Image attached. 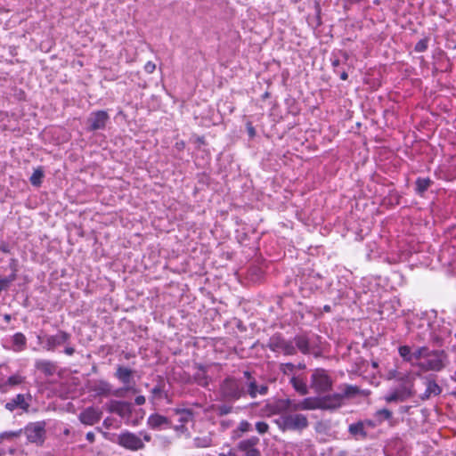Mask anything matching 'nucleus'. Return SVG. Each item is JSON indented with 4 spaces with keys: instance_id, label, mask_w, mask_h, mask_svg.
Listing matches in <instances>:
<instances>
[{
    "instance_id": "f257e3e1",
    "label": "nucleus",
    "mask_w": 456,
    "mask_h": 456,
    "mask_svg": "<svg viewBox=\"0 0 456 456\" xmlns=\"http://www.w3.org/2000/svg\"><path fill=\"white\" fill-rule=\"evenodd\" d=\"M151 441V436L145 431H141L138 435L130 431H123L118 436L116 443L126 450L135 452L144 449V442Z\"/></svg>"
},
{
    "instance_id": "f03ea898",
    "label": "nucleus",
    "mask_w": 456,
    "mask_h": 456,
    "mask_svg": "<svg viewBox=\"0 0 456 456\" xmlns=\"http://www.w3.org/2000/svg\"><path fill=\"white\" fill-rule=\"evenodd\" d=\"M333 379L329 371L317 368L312 371L310 377V388L317 394H324L331 390Z\"/></svg>"
},
{
    "instance_id": "7ed1b4c3",
    "label": "nucleus",
    "mask_w": 456,
    "mask_h": 456,
    "mask_svg": "<svg viewBox=\"0 0 456 456\" xmlns=\"http://www.w3.org/2000/svg\"><path fill=\"white\" fill-rule=\"evenodd\" d=\"M275 423L282 431H301L306 428L309 424L306 416L301 413L282 414L279 419L275 420Z\"/></svg>"
},
{
    "instance_id": "20e7f679",
    "label": "nucleus",
    "mask_w": 456,
    "mask_h": 456,
    "mask_svg": "<svg viewBox=\"0 0 456 456\" xmlns=\"http://www.w3.org/2000/svg\"><path fill=\"white\" fill-rule=\"evenodd\" d=\"M446 354L442 350H429L425 361H421L417 365L425 371H439L444 367Z\"/></svg>"
},
{
    "instance_id": "39448f33",
    "label": "nucleus",
    "mask_w": 456,
    "mask_h": 456,
    "mask_svg": "<svg viewBox=\"0 0 456 456\" xmlns=\"http://www.w3.org/2000/svg\"><path fill=\"white\" fill-rule=\"evenodd\" d=\"M221 393L228 400H238L245 395L242 383L233 378H228L223 382Z\"/></svg>"
},
{
    "instance_id": "423d86ee",
    "label": "nucleus",
    "mask_w": 456,
    "mask_h": 456,
    "mask_svg": "<svg viewBox=\"0 0 456 456\" xmlns=\"http://www.w3.org/2000/svg\"><path fill=\"white\" fill-rule=\"evenodd\" d=\"M412 395V383L411 381H406L403 384L400 385L398 387L390 390L385 395L384 399L387 403H397L404 402Z\"/></svg>"
},
{
    "instance_id": "0eeeda50",
    "label": "nucleus",
    "mask_w": 456,
    "mask_h": 456,
    "mask_svg": "<svg viewBox=\"0 0 456 456\" xmlns=\"http://www.w3.org/2000/svg\"><path fill=\"white\" fill-rule=\"evenodd\" d=\"M25 434L29 442L42 444L45 437V423L40 421L30 423L25 428Z\"/></svg>"
},
{
    "instance_id": "6e6552de",
    "label": "nucleus",
    "mask_w": 456,
    "mask_h": 456,
    "mask_svg": "<svg viewBox=\"0 0 456 456\" xmlns=\"http://www.w3.org/2000/svg\"><path fill=\"white\" fill-rule=\"evenodd\" d=\"M110 117L105 110H97L90 114L87 118L88 130L96 131L104 129Z\"/></svg>"
},
{
    "instance_id": "1a4fd4ad",
    "label": "nucleus",
    "mask_w": 456,
    "mask_h": 456,
    "mask_svg": "<svg viewBox=\"0 0 456 456\" xmlns=\"http://www.w3.org/2000/svg\"><path fill=\"white\" fill-rule=\"evenodd\" d=\"M259 439L256 436L240 441L237 449L241 452L242 456H260V451L256 448Z\"/></svg>"
},
{
    "instance_id": "9d476101",
    "label": "nucleus",
    "mask_w": 456,
    "mask_h": 456,
    "mask_svg": "<svg viewBox=\"0 0 456 456\" xmlns=\"http://www.w3.org/2000/svg\"><path fill=\"white\" fill-rule=\"evenodd\" d=\"M70 338V335L63 330L58 331L55 335L46 336L45 348L53 351L55 347L66 344Z\"/></svg>"
},
{
    "instance_id": "9b49d317",
    "label": "nucleus",
    "mask_w": 456,
    "mask_h": 456,
    "mask_svg": "<svg viewBox=\"0 0 456 456\" xmlns=\"http://www.w3.org/2000/svg\"><path fill=\"white\" fill-rule=\"evenodd\" d=\"M270 347L273 351L281 352L287 355L296 354V348L293 344L279 337H273L271 338Z\"/></svg>"
},
{
    "instance_id": "f8f14e48",
    "label": "nucleus",
    "mask_w": 456,
    "mask_h": 456,
    "mask_svg": "<svg viewBox=\"0 0 456 456\" xmlns=\"http://www.w3.org/2000/svg\"><path fill=\"white\" fill-rule=\"evenodd\" d=\"M30 395L19 394L6 403L5 408L10 411H13L16 409H20L23 411H28L30 405Z\"/></svg>"
},
{
    "instance_id": "ddd939ff",
    "label": "nucleus",
    "mask_w": 456,
    "mask_h": 456,
    "mask_svg": "<svg viewBox=\"0 0 456 456\" xmlns=\"http://www.w3.org/2000/svg\"><path fill=\"white\" fill-rule=\"evenodd\" d=\"M102 418V411L94 407H88L78 415L79 420L87 426H93L99 422Z\"/></svg>"
},
{
    "instance_id": "4468645a",
    "label": "nucleus",
    "mask_w": 456,
    "mask_h": 456,
    "mask_svg": "<svg viewBox=\"0 0 456 456\" xmlns=\"http://www.w3.org/2000/svg\"><path fill=\"white\" fill-rule=\"evenodd\" d=\"M244 376L248 380V393L251 398H256L257 395H265L267 394L268 387L266 385L258 386L249 371H244Z\"/></svg>"
},
{
    "instance_id": "2eb2a0df",
    "label": "nucleus",
    "mask_w": 456,
    "mask_h": 456,
    "mask_svg": "<svg viewBox=\"0 0 456 456\" xmlns=\"http://www.w3.org/2000/svg\"><path fill=\"white\" fill-rule=\"evenodd\" d=\"M320 399L321 407L323 410H334L339 408L344 403V400L342 399L339 392L323 396Z\"/></svg>"
},
{
    "instance_id": "dca6fc26",
    "label": "nucleus",
    "mask_w": 456,
    "mask_h": 456,
    "mask_svg": "<svg viewBox=\"0 0 456 456\" xmlns=\"http://www.w3.org/2000/svg\"><path fill=\"white\" fill-rule=\"evenodd\" d=\"M35 367L37 370L48 377L53 376L57 370L56 364L49 360H37L35 362Z\"/></svg>"
},
{
    "instance_id": "f3484780",
    "label": "nucleus",
    "mask_w": 456,
    "mask_h": 456,
    "mask_svg": "<svg viewBox=\"0 0 456 456\" xmlns=\"http://www.w3.org/2000/svg\"><path fill=\"white\" fill-rule=\"evenodd\" d=\"M147 424L150 428L157 429L162 426L169 425V420L165 416L159 414H151L147 420Z\"/></svg>"
},
{
    "instance_id": "a211bd4d",
    "label": "nucleus",
    "mask_w": 456,
    "mask_h": 456,
    "mask_svg": "<svg viewBox=\"0 0 456 456\" xmlns=\"http://www.w3.org/2000/svg\"><path fill=\"white\" fill-rule=\"evenodd\" d=\"M338 390L344 401L354 397L359 393L358 387L348 384L339 386Z\"/></svg>"
},
{
    "instance_id": "6ab92c4d",
    "label": "nucleus",
    "mask_w": 456,
    "mask_h": 456,
    "mask_svg": "<svg viewBox=\"0 0 456 456\" xmlns=\"http://www.w3.org/2000/svg\"><path fill=\"white\" fill-rule=\"evenodd\" d=\"M290 383L294 389L301 395L308 394V387L305 380L300 377L293 376L290 379Z\"/></svg>"
},
{
    "instance_id": "aec40b11",
    "label": "nucleus",
    "mask_w": 456,
    "mask_h": 456,
    "mask_svg": "<svg viewBox=\"0 0 456 456\" xmlns=\"http://www.w3.org/2000/svg\"><path fill=\"white\" fill-rule=\"evenodd\" d=\"M295 342L297 348L305 354L313 352L310 340L305 336H297L295 338Z\"/></svg>"
},
{
    "instance_id": "412c9836",
    "label": "nucleus",
    "mask_w": 456,
    "mask_h": 456,
    "mask_svg": "<svg viewBox=\"0 0 456 456\" xmlns=\"http://www.w3.org/2000/svg\"><path fill=\"white\" fill-rule=\"evenodd\" d=\"M299 408H301V411L322 409L321 399L311 397L305 398L304 400L300 401Z\"/></svg>"
},
{
    "instance_id": "4be33fe9",
    "label": "nucleus",
    "mask_w": 456,
    "mask_h": 456,
    "mask_svg": "<svg viewBox=\"0 0 456 456\" xmlns=\"http://www.w3.org/2000/svg\"><path fill=\"white\" fill-rule=\"evenodd\" d=\"M289 399H280L270 405L272 413L273 414H287L288 412Z\"/></svg>"
},
{
    "instance_id": "5701e85b",
    "label": "nucleus",
    "mask_w": 456,
    "mask_h": 456,
    "mask_svg": "<svg viewBox=\"0 0 456 456\" xmlns=\"http://www.w3.org/2000/svg\"><path fill=\"white\" fill-rule=\"evenodd\" d=\"M194 379L196 383L200 386L207 387L208 385L209 379L207 376V370L204 367H198V370L194 374Z\"/></svg>"
},
{
    "instance_id": "b1692460",
    "label": "nucleus",
    "mask_w": 456,
    "mask_h": 456,
    "mask_svg": "<svg viewBox=\"0 0 456 456\" xmlns=\"http://www.w3.org/2000/svg\"><path fill=\"white\" fill-rule=\"evenodd\" d=\"M348 431L354 437L360 436V437L364 438L367 436V433L364 430V426H363L362 422H357V423L351 424L348 428Z\"/></svg>"
},
{
    "instance_id": "393cba45",
    "label": "nucleus",
    "mask_w": 456,
    "mask_h": 456,
    "mask_svg": "<svg viewBox=\"0 0 456 456\" xmlns=\"http://www.w3.org/2000/svg\"><path fill=\"white\" fill-rule=\"evenodd\" d=\"M116 376L124 384H128L132 377V370L126 367L119 366L117 370Z\"/></svg>"
},
{
    "instance_id": "a878e982",
    "label": "nucleus",
    "mask_w": 456,
    "mask_h": 456,
    "mask_svg": "<svg viewBox=\"0 0 456 456\" xmlns=\"http://www.w3.org/2000/svg\"><path fill=\"white\" fill-rule=\"evenodd\" d=\"M429 349L426 346L419 347L416 349L411 355L408 358V361L416 360L421 362L425 361L427 354H428Z\"/></svg>"
},
{
    "instance_id": "bb28decb",
    "label": "nucleus",
    "mask_w": 456,
    "mask_h": 456,
    "mask_svg": "<svg viewBox=\"0 0 456 456\" xmlns=\"http://www.w3.org/2000/svg\"><path fill=\"white\" fill-rule=\"evenodd\" d=\"M440 393H441L440 387L435 381L428 380L427 382V388H426V392H425V396L423 398H428L432 395H437Z\"/></svg>"
},
{
    "instance_id": "cd10ccee",
    "label": "nucleus",
    "mask_w": 456,
    "mask_h": 456,
    "mask_svg": "<svg viewBox=\"0 0 456 456\" xmlns=\"http://www.w3.org/2000/svg\"><path fill=\"white\" fill-rule=\"evenodd\" d=\"M431 181L429 178H418L416 181V191L419 194H423L430 186Z\"/></svg>"
},
{
    "instance_id": "c85d7f7f",
    "label": "nucleus",
    "mask_w": 456,
    "mask_h": 456,
    "mask_svg": "<svg viewBox=\"0 0 456 456\" xmlns=\"http://www.w3.org/2000/svg\"><path fill=\"white\" fill-rule=\"evenodd\" d=\"M44 177L43 170L38 167L34 170L32 175L30 176V183L34 186H39L42 183V178Z\"/></svg>"
},
{
    "instance_id": "c756f323",
    "label": "nucleus",
    "mask_w": 456,
    "mask_h": 456,
    "mask_svg": "<svg viewBox=\"0 0 456 456\" xmlns=\"http://www.w3.org/2000/svg\"><path fill=\"white\" fill-rule=\"evenodd\" d=\"M16 279V274L14 273H12V274H10L9 276L7 277H4V278H2L0 277V292L3 290V289H5L9 287V285L14 281Z\"/></svg>"
},
{
    "instance_id": "7c9ffc66",
    "label": "nucleus",
    "mask_w": 456,
    "mask_h": 456,
    "mask_svg": "<svg viewBox=\"0 0 456 456\" xmlns=\"http://www.w3.org/2000/svg\"><path fill=\"white\" fill-rule=\"evenodd\" d=\"M194 444L199 448H206L211 445V439L208 437H197L194 439Z\"/></svg>"
},
{
    "instance_id": "2f4dec72",
    "label": "nucleus",
    "mask_w": 456,
    "mask_h": 456,
    "mask_svg": "<svg viewBox=\"0 0 456 456\" xmlns=\"http://www.w3.org/2000/svg\"><path fill=\"white\" fill-rule=\"evenodd\" d=\"M13 343L15 346L23 348L26 345V338L22 333H16L13 336Z\"/></svg>"
},
{
    "instance_id": "473e14b6",
    "label": "nucleus",
    "mask_w": 456,
    "mask_h": 456,
    "mask_svg": "<svg viewBox=\"0 0 456 456\" xmlns=\"http://www.w3.org/2000/svg\"><path fill=\"white\" fill-rule=\"evenodd\" d=\"M21 434V430L20 431H9V432H4L0 434V436L2 440H12L18 436H20Z\"/></svg>"
},
{
    "instance_id": "72a5a7b5",
    "label": "nucleus",
    "mask_w": 456,
    "mask_h": 456,
    "mask_svg": "<svg viewBox=\"0 0 456 456\" xmlns=\"http://www.w3.org/2000/svg\"><path fill=\"white\" fill-rule=\"evenodd\" d=\"M23 377H21L20 375L19 374H15V375H12L11 376L8 380H7V384L10 385V386H16V385H20L23 382Z\"/></svg>"
},
{
    "instance_id": "f704fd0d",
    "label": "nucleus",
    "mask_w": 456,
    "mask_h": 456,
    "mask_svg": "<svg viewBox=\"0 0 456 456\" xmlns=\"http://www.w3.org/2000/svg\"><path fill=\"white\" fill-rule=\"evenodd\" d=\"M177 413L180 415L179 420L181 422H188L192 417V414L189 410H181L178 411Z\"/></svg>"
},
{
    "instance_id": "c9c22d12",
    "label": "nucleus",
    "mask_w": 456,
    "mask_h": 456,
    "mask_svg": "<svg viewBox=\"0 0 456 456\" xmlns=\"http://www.w3.org/2000/svg\"><path fill=\"white\" fill-rule=\"evenodd\" d=\"M256 429L260 435H264L268 432L269 425L265 421H258L256 423Z\"/></svg>"
},
{
    "instance_id": "e433bc0d",
    "label": "nucleus",
    "mask_w": 456,
    "mask_h": 456,
    "mask_svg": "<svg viewBox=\"0 0 456 456\" xmlns=\"http://www.w3.org/2000/svg\"><path fill=\"white\" fill-rule=\"evenodd\" d=\"M296 366L293 363H283L281 365V370L285 374L289 375L294 372Z\"/></svg>"
},
{
    "instance_id": "4c0bfd02",
    "label": "nucleus",
    "mask_w": 456,
    "mask_h": 456,
    "mask_svg": "<svg viewBox=\"0 0 456 456\" xmlns=\"http://www.w3.org/2000/svg\"><path fill=\"white\" fill-rule=\"evenodd\" d=\"M400 355L406 361L411 355V348L408 346H402L399 347Z\"/></svg>"
},
{
    "instance_id": "58836bf2",
    "label": "nucleus",
    "mask_w": 456,
    "mask_h": 456,
    "mask_svg": "<svg viewBox=\"0 0 456 456\" xmlns=\"http://www.w3.org/2000/svg\"><path fill=\"white\" fill-rule=\"evenodd\" d=\"M94 390L99 394H108L110 391V387L108 383L101 382Z\"/></svg>"
},
{
    "instance_id": "ea45409f",
    "label": "nucleus",
    "mask_w": 456,
    "mask_h": 456,
    "mask_svg": "<svg viewBox=\"0 0 456 456\" xmlns=\"http://www.w3.org/2000/svg\"><path fill=\"white\" fill-rule=\"evenodd\" d=\"M299 406H300V401H299V402H297V401H294V400L289 399V403H288V412H289V411H301V408H299Z\"/></svg>"
},
{
    "instance_id": "a19ab883",
    "label": "nucleus",
    "mask_w": 456,
    "mask_h": 456,
    "mask_svg": "<svg viewBox=\"0 0 456 456\" xmlns=\"http://www.w3.org/2000/svg\"><path fill=\"white\" fill-rule=\"evenodd\" d=\"M238 430L246 433L251 430V424L247 420H241L238 426Z\"/></svg>"
},
{
    "instance_id": "79ce46f5",
    "label": "nucleus",
    "mask_w": 456,
    "mask_h": 456,
    "mask_svg": "<svg viewBox=\"0 0 456 456\" xmlns=\"http://www.w3.org/2000/svg\"><path fill=\"white\" fill-rule=\"evenodd\" d=\"M428 48V39L419 40L415 45V51L421 53L424 52Z\"/></svg>"
},
{
    "instance_id": "37998d69",
    "label": "nucleus",
    "mask_w": 456,
    "mask_h": 456,
    "mask_svg": "<svg viewBox=\"0 0 456 456\" xmlns=\"http://www.w3.org/2000/svg\"><path fill=\"white\" fill-rule=\"evenodd\" d=\"M377 416L380 419H389L392 417V412L387 409H382L377 411Z\"/></svg>"
},
{
    "instance_id": "c03bdc74",
    "label": "nucleus",
    "mask_w": 456,
    "mask_h": 456,
    "mask_svg": "<svg viewBox=\"0 0 456 456\" xmlns=\"http://www.w3.org/2000/svg\"><path fill=\"white\" fill-rule=\"evenodd\" d=\"M156 69V65L155 63H153L152 61H148L145 65H144V70L149 73V74H151L154 72V70Z\"/></svg>"
},
{
    "instance_id": "a18cd8bd",
    "label": "nucleus",
    "mask_w": 456,
    "mask_h": 456,
    "mask_svg": "<svg viewBox=\"0 0 456 456\" xmlns=\"http://www.w3.org/2000/svg\"><path fill=\"white\" fill-rule=\"evenodd\" d=\"M247 130L250 137H254L256 135V130L250 123L247 125Z\"/></svg>"
},
{
    "instance_id": "49530a36",
    "label": "nucleus",
    "mask_w": 456,
    "mask_h": 456,
    "mask_svg": "<svg viewBox=\"0 0 456 456\" xmlns=\"http://www.w3.org/2000/svg\"><path fill=\"white\" fill-rule=\"evenodd\" d=\"M134 403L137 405H142L145 403V397L143 395H138V396L135 397Z\"/></svg>"
},
{
    "instance_id": "de8ad7c7",
    "label": "nucleus",
    "mask_w": 456,
    "mask_h": 456,
    "mask_svg": "<svg viewBox=\"0 0 456 456\" xmlns=\"http://www.w3.org/2000/svg\"><path fill=\"white\" fill-rule=\"evenodd\" d=\"M64 353L68 355H72L75 353V348L73 346H66Z\"/></svg>"
},
{
    "instance_id": "09e8293b",
    "label": "nucleus",
    "mask_w": 456,
    "mask_h": 456,
    "mask_svg": "<svg viewBox=\"0 0 456 456\" xmlns=\"http://www.w3.org/2000/svg\"><path fill=\"white\" fill-rule=\"evenodd\" d=\"M86 439L90 442V443H94V439H95V436L93 432H88L86 434Z\"/></svg>"
},
{
    "instance_id": "8fccbe9b",
    "label": "nucleus",
    "mask_w": 456,
    "mask_h": 456,
    "mask_svg": "<svg viewBox=\"0 0 456 456\" xmlns=\"http://www.w3.org/2000/svg\"><path fill=\"white\" fill-rule=\"evenodd\" d=\"M219 456H237L236 453L232 450H229L227 453L220 452Z\"/></svg>"
},
{
    "instance_id": "3c124183",
    "label": "nucleus",
    "mask_w": 456,
    "mask_h": 456,
    "mask_svg": "<svg viewBox=\"0 0 456 456\" xmlns=\"http://www.w3.org/2000/svg\"><path fill=\"white\" fill-rule=\"evenodd\" d=\"M230 411H231V408H230V407H225V406H224V407H221V408H220V413H221V414H227V413H229V412H230Z\"/></svg>"
},
{
    "instance_id": "603ef678",
    "label": "nucleus",
    "mask_w": 456,
    "mask_h": 456,
    "mask_svg": "<svg viewBox=\"0 0 456 456\" xmlns=\"http://www.w3.org/2000/svg\"><path fill=\"white\" fill-rule=\"evenodd\" d=\"M347 77H348V76H347V73H346V71L341 72V74H340V78H341L342 80H346V79H347Z\"/></svg>"
},
{
    "instance_id": "864d4df0",
    "label": "nucleus",
    "mask_w": 456,
    "mask_h": 456,
    "mask_svg": "<svg viewBox=\"0 0 456 456\" xmlns=\"http://www.w3.org/2000/svg\"><path fill=\"white\" fill-rule=\"evenodd\" d=\"M160 391H161V389H160V387H153V389H152V393H153L154 395H157V394L160 393Z\"/></svg>"
},
{
    "instance_id": "5fc2aeb1",
    "label": "nucleus",
    "mask_w": 456,
    "mask_h": 456,
    "mask_svg": "<svg viewBox=\"0 0 456 456\" xmlns=\"http://www.w3.org/2000/svg\"><path fill=\"white\" fill-rule=\"evenodd\" d=\"M298 368L299 369H305V365L304 363H300V364H298Z\"/></svg>"
},
{
    "instance_id": "6e6d98bb",
    "label": "nucleus",
    "mask_w": 456,
    "mask_h": 456,
    "mask_svg": "<svg viewBox=\"0 0 456 456\" xmlns=\"http://www.w3.org/2000/svg\"><path fill=\"white\" fill-rule=\"evenodd\" d=\"M332 63H333V66H334V67H336V66H338V60H336V61H334Z\"/></svg>"
},
{
    "instance_id": "4d7b16f0",
    "label": "nucleus",
    "mask_w": 456,
    "mask_h": 456,
    "mask_svg": "<svg viewBox=\"0 0 456 456\" xmlns=\"http://www.w3.org/2000/svg\"><path fill=\"white\" fill-rule=\"evenodd\" d=\"M372 366H373V368H377L378 367V362H372Z\"/></svg>"
},
{
    "instance_id": "13d9d810",
    "label": "nucleus",
    "mask_w": 456,
    "mask_h": 456,
    "mask_svg": "<svg viewBox=\"0 0 456 456\" xmlns=\"http://www.w3.org/2000/svg\"><path fill=\"white\" fill-rule=\"evenodd\" d=\"M452 379L456 381V371L454 372V374L452 375Z\"/></svg>"
},
{
    "instance_id": "bf43d9fd",
    "label": "nucleus",
    "mask_w": 456,
    "mask_h": 456,
    "mask_svg": "<svg viewBox=\"0 0 456 456\" xmlns=\"http://www.w3.org/2000/svg\"><path fill=\"white\" fill-rule=\"evenodd\" d=\"M3 455V452H0V456Z\"/></svg>"
},
{
    "instance_id": "052dcab7",
    "label": "nucleus",
    "mask_w": 456,
    "mask_h": 456,
    "mask_svg": "<svg viewBox=\"0 0 456 456\" xmlns=\"http://www.w3.org/2000/svg\"><path fill=\"white\" fill-rule=\"evenodd\" d=\"M453 394H454V395H456V391H455V392H453Z\"/></svg>"
}]
</instances>
